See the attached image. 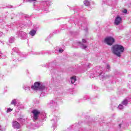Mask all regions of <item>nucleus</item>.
<instances>
[{
    "label": "nucleus",
    "mask_w": 131,
    "mask_h": 131,
    "mask_svg": "<svg viewBox=\"0 0 131 131\" xmlns=\"http://www.w3.org/2000/svg\"><path fill=\"white\" fill-rule=\"evenodd\" d=\"M112 52L117 57H121V54L124 52V48L121 45H115L112 47Z\"/></svg>",
    "instance_id": "f257e3e1"
},
{
    "label": "nucleus",
    "mask_w": 131,
    "mask_h": 131,
    "mask_svg": "<svg viewBox=\"0 0 131 131\" xmlns=\"http://www.w3.org/2000/svg\"><path fill=\"white\" fill-rule=\"evenodd\" d=\"M32 90H33L34 91H42L43 90H45L46 89V87L45 85L41 84L40 83L38 82H36L34 85H32L31 86Z\"/></svg>",
    "instance_id": "f03ea898"
},
{
    "label": "nucleus",
    "mask_w": 131,
    "mask_h": 131,
    "mask_svg": "<svg viewBox=\"0 0 131 131\" xmlns=\"http://www.w3.org/2000/svg\"><path fill=\"white\" fill-rule=\"evenodd\" d=\"M115 41V39L112 36H107L104 39V42L108 46H112L114 42Z\"/></svg>",
    "instance_id": "7ed1b4c3"
},
{
    "label": "nucleus",
    "mask_w": 131,
    "mask_h": 131,
    "mask_svg": "<svg viewBox=\"0 0 131 131\" xmlns=\"http://www.w3.org/2000/svg\"><path fill=\"white\" fill-rule=\"evenodd\" d=\"M121 23H122V18L119 15H118L116 16L114 21L115 25H119Z\"/></svg>",
    "instance_id": "20e7f679"
},
{
    "label": "nucleus",
    "mask_w": 131,
    "mask_h": 131,
    "mask_svg": "<svg viewBox=\"0 0 131 131\" xmlns=\"http://www.w3.org/2000/svg\"><path fill=\"white\" fill-rule=\"evenodd\" d=\"M32 113L33 114L34 119H35V120H36V119H37V118L38 117V115L40 113V112L37 110H34L32 111Z\"/></svg>",
    "instance_id": "39448f33"
},
{
    "label": "nucleus",
    "mask_w": 131,
    "mask_h": 131,
    "mask_svg": "<svg viewBox=\"0 0 131 131\" xmlns=\"http://www.w3.org/2000/svg\"><path fill=\"white\" fill-rule=\"evenodd\" d=\"M12 126L14 128H16V129H19L20 127H21V125L18 122L14 121L12 123Z\"/></svg>",
    "instance_id": "423d86ee"
},
{
    "label": "nucleus",
    "mask_w": 131,
    "mask_h": 131,
    "mask_svg": "<svg viewBox=\"0 0 131 131\" xmlns=\"http://www.w3.org/2000/svg\"><path fill=\"white\" fill-rule=\"evenodd\" d=\"M71 83L73 84L76 81V78L75 76H73L70 78Z\"/></svg>",
    "instance_id": "0eeeda50"
},
{
    "label": "nucleus",
    "mask_w": 131,
    "mask_h": 131,
    "mask_svg": "<svg viewBox=\"0 0 131 131\" xmlns=\"http://www.w3.org/2000/svg\"><path fill=\"white\" fill-rule=\"evenodd\" d=\"M29 33L31 36H34V35H35V33H36V31L34 30H33L31 31Z\"/></svg>",
    "instance_id": "6e6552de"
},
{
    "label": "nucleus",
    "mask_w": 131,
    "mask_h": 131,
    "mask_svg": "<svg viewBox=\"0 0 131 131\" xmlns=\"http://www.w3.org/2000/svg\"><path fill=\"white\" fill-rule=\"evenodd\" d=\"M84 5H85V6H86L87 7H89V6L91 5V3H90V2H89L88 1H84Z\"/></svg>",
    "instance_id": "1a4fd4ad"
},
{
    "label": "nucleus",
    "mask_w": 131,
    "mask_h": 131,
    "mask_svg": "<svg viewBox=\"0 0 131 131\" xmlns=\"http://www.w3.org/2000/svg\"><path fill=\"white\" fill-rule=\"evenodd\" d=\"M128 101L127 100L125 99L122 102V105H124V106H126L127 105Z\"/></svg>",
    "instance_id": "9d476101"
},
{
    "label": "nucleus",
    "mask_w": 131,
    "mask_h": 131,
    "mask_svg": "<svg viewBox=\"0 0 131 131\" xmlns=\"http://www.w3.org/2000/svg\"><path fill=\"white\" fill-rule=\"evenodd\" d=\"M16 103H17V100L16 99H13L11 101V104L14 105V106H16Z\"/></svg>",
    "instance_id": "9b49d317"
},
{
    "label": "nucleus",
    "mask_w": 131,
    "mask_h": 131,
    "mask_svg": "<svg viewBox=\"0 0 131 131\" xmlns=\"http://www.w3.org/2000/svg\"><path fill=\"white\" fill-rule=\"evenodd\" d=\"M80 47L83 50H84V49H86V48H88V46L86 45H84L83 44H81Z\"/></svg>",
    "instance_id": "f8f14e48"
},
{
    "label": "nucleus",
    "mask_w": 131,
    "mask_h": 131,
    "mask_svg": "<svg viewBox=\"0 0 131 131\" xmlns=\"http://www.w3.org/2000/svg\"><path fill=\"white\" fill-rule=\"evenodd\" d=\"M0 131H6V127L0 126Z\"/></svg>",
    "instance_id": "ddd939ff"
},
{
    "label": "nucleus",
    "mask_w": 131,
    "mask_h": 131,
    "mask_svg": "<svg viewBox=\"0 0 131 131\" xmlns=\"http://www.w3.org/2000/svg\"><path fill=\"white\" fill-rule=\"evenodd\" d=\"M118 108L120 110H122V109H123V105H122L121 104H119V106H118Z\"/></svg>",
    "instance_id": "4468645a"
},
{
    "label": "nucleus",
    "mask_w": 131,
    "mask_h": 131,
    "mask_svg": "<svg viewBox=\"0 0 131 131\" xmlns=\"http://www.w3.org/2000/svg\"><path fill=\"white\" fill-rule=\"evenodd\" d=\"M122 13H123L124 14H126V13H127V10L126 9H123L122 11Z\"/></svg>",
    "instance_id": "2eb2a0df"
},
{
    "label": "nucleus",
    "mask_w": 131,
    "mask_h": 131,
    "mask_svg": "<svg viewBox=\"0 0 131 131\" xmlns=\"http://www.w3.org/2000/svg\"><path fill=\"white\" fill-rule=\"evenodd\" d=\"M11 111H13V110L11 109V108H8L7 111V113H9V112H11Z\"/></svg>",
    "instance_id": "dca6fc26"
},
{
    "label": "nucleus",
    "mask_w": 131,
    "mask_h": 131,
    "mask_svg": "<svg viewBox=\"0 0 131 131\" xmlns=\"http://www.w3.org/2000/svg\"><path fill=\"white\" fill-rule=\"evenodd\" d=\"M59 53H63V52H64V50L60 49L59 50Z\"/></svg>",
    "instance_id": "f3484780"
},
{
    "label": "nucleus",
    "mask_w": 131,
    "mask_h": 131,
    "mask_svg": "<svg viewBox=\"0 0 131 131\" xmlns=\"http://www.w3.org/2000/svg\"><path fill=\"white\" fill-rule=\"evenodd\" d=\"M82 41L83 43H85V42H86V40H85L84 39H82Z\"/></svg>",
    "instance_id": "a211bd4d"
},
{
    "label": "nucleus",
    "mask_w": 131,
    "mask_h": 131,
    "mask_svg": "<svg viewBox=\"0 0 131 131\" xmlns=\"http://www.w3.org/2000/svg\"><path fill=\"white\" fill-rule=\"evenodd\" d=\"M21 34H24V35H25V36H26V35H27V34L26 33L23 32H21Z\"/></svg>",
    "instance_id": "6ab92c4d"
},
{
    "label": "nucleus",
    "mask_w": 131,
    "mask_h": 131,
    "mask_svg": "<svg viewBox=\"0 0 131 131\" xmlns=\"http://www.w3.org/2000/svg\"><path fill=\"white\" fill-rule=\"evenodd\" d=\"M107 69H110V66L107 65L106 67Z\"/></svg>",
    "instance_id": "aec40b11"
},
{
    "label": "nucleus",
    "mask_w": 131,
    "mask_h": 131,
    "mask_svg": "<svg viewBox=\"0 0 131 131\" xmlns=\"http://www.w3.org/2000/svg\"><path fill=\"white\" fill-rule=\"evenodd\" d=\"M33 2H35L36 0H32Z\"/></svg>",
    "instance_id": "412c9836"
},
{
    "label": "nucleus",
    "mask_w": 131,
    "mask_h": 131,
    "mask_svg": "<svg viewBox=\"0 0 131 131\" xmlns=\"http://www.w3.org/2000/svg\"><path fill=\"white\" fill-rule=\"evenodd\" d=\"M120 125H121V124H120V125H119L120 127H121V126H120Z\"/></svg>",
    "instance_id": "4be33fe9"
}]
</instances>
